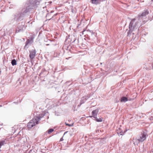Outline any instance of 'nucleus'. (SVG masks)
<instances>
[{
	"mask_svg": "<svg viewBox=\"0 0 153 153\" xmlns=\"http://www.w3.org/2000/svg\"><path fill=\"white\" fill-rule=\"evenodd\" d=\"M31 41L29 39L27 40L26 42L25 47H26L28 44H29Z\"/></svg>",
	"mask_w": 153,
	"mask_h": 153,
	"instance_id": "nucleus-16",
	"label": "nucleus"
},
{
	"mask_svg": "<svg viewBox=\"0 0 153 153\" xmlns=\"http://www.w3.org/2000/svg\"><path fill=\"white\" fill-rule=\"evenodd\" d=\"M65 125H66V126H71V125L70 124H68V123H65Z\"/></svg>",
	"mask_w": 153,
	"mask_h": 153,
	"instance_id": "nucleus-19",
	"label": "nucleus"
},
{
	"mask_svg": "<svg viewBox=\"0 0 153 153\" xmlns=\"http://www.w3.org/2000/svg\"><path fill=\"white\" fill-rule=\"evenodd\" d=\"M38 123V121L34 118L28 123L27 126L28 128H30Z\"/></svg>",
	"mask_w": 153,
	"mask_h": 153,
	"instance_id": "nucleus-4",
	"label": "nucleus"
},
{
	"mask_svg": "<svg viewBox=\"0 0 153 153\" xmlns=\"http://www.w3.org/2000/svg\"><path fill=\"white\" fill-rule=\"evenodd\" d=\"M148 136L146 131H143L134 139V141H138L139 143L142 142L146 140Z\"/></svg>",
	"mask_w": 153,
	"mask_h": 153,
	"instance_id": "nucleus-1",
	"label": "nucleus"
},
{
	"mask_svg": "<svg viewBox=\"0 0 153 153\" xmlns=\"http://www.w3.org/2000/svg\"><path fill=\"white\" fill-rule=\"evenodd\" d=\"M49 14H49V13H48V14H47V15L46 16H48V15H49Z\"/></svg>",
	"mask_w": 153,
	"mask_h": 153,
	"instance_id": "nucleus-23",
	"label": "nucleus"
},
{
	"mask_svg": "<svg viewBox=\"0 0 153 153\" xmlns=\"http://www.w3.org/2000/svg\"><path fill=\"white\" fill-rule=\"evenodd\" d=\"M86 101V100H85V98L84 97H82V98L81 100V102H80L81 105L84 103Z\"/></svg>",
	"mask_w": 153,
	"mask_h": 153,
	"instance_id": "nucleus-11",
	"label": "nucleus"
},
{
	"mask_svg": "<svg viewBox=\"0 0 153 153\" xmlns=\"http://www.w3.org/2000/svg\"><path fill=\"white\" fill-rule=\"evenodd\" d=\"M22 30L21 29H20L19 30H17V29L16 30V33H19V32H20Z\"/></svg>",
	"mask_w": 153,
	"mask_h": 153,
	"instance_id": "nucleus-18",
	"label": "nucleus"
},
{
	"mask_svg": "<svg viewBox=\"0 0 153 153\" xmlns=\"http://www.w3.org/2000/svg\"><path fill=\"white\" fill-rule=\"evenodd\" d=\"M128 101L127 98L125 97H122L120 100L121 102H126Z\"/></svg>",
	"mask_w": 153,
	"mask_h": 153,
	"instance_id": "nucleus-8",
	"label": "nucleus"
},
{
	"mask_svg": "<svg viewBox=\"0 0 153 153\" xmlns=\"http://www.w3.org/2000/svg\"><path fill=\"white\" fill-rule=\"evenodd\" d=\"M84 97L85 98V100H86L89 98L90 96L88 95L87 96Z\"/></svg>",
	"mask_w": 153,
	"mask_h": 153,
	"instance_id": "nucleus-17",
	"label": "nucleus"
},
{
	"mask_svg": "<svg viewBox=\"0 0 153 153\" xmlns=\"http://www.w3.org/2000/svg\"><path fill=\"white\" fill-rule=\"evenodd\" d=\"M63 140V137L61 138L60 140V141H62Z\"/></svg>",
	"mask_w": 153,
	"mask_h": 153,
	"instance_id": "nucleus-21",
	"label": "nucleus"
},
{
	"mask_svg": "<svg viewBox=\"0 0 153 153\" xmlns=\"http://www.w3.org/2000/svg\"><path fill=\"white\" fill-rule=\"evenodd\" d=\"M39 2H36V4H39Z\"/></svg>",
	"mask_w": 153,
	"mask_h": 153,
	"instance_id": "nucleus-22",
	"label": "nucleus"
},
{
	"mask_svg": "<svg viewBox=\"0 0 153 153\" xmlns=\"http://www.w3.org/2000/svg\"><path fill=\"white\" fill-rule=\"evenodd\" d=\"M149 13V12L147 10H145L144 12H143L141 14H139L138 16V19L140 21H142L143 22L145 23V21L144 20L146 17V15H148Z\"/></svg>",
	"mask_w": 153,
	"mask_h": 153,
	"instance_id": "nucleus-3",
	"label": "nucleus"
},
{
	"mask_svg": "<svg viewBox=\"0 0 153 153\" xmlns=\"http://www.w3.org/2000/svg\"><path fill=\"white\" fill-rule=\"evenodd\" d=\"M152 1H153V0H151Z\"/></svg>",
	"mask_w": 153,
	"mask_h": 153,
	"instance_id": "nucleus-25",
	"label": "nucleus"
},
{
	"mask_svg": "<svg viewBox=\"0 0 153 153\" xmlns=\"http://www.w3.org/2000/svg\"><path fill=\"white\" fill-rule=\"evenodd\" d=\"M140 23L141 24V25H143L145 23H142L141 22V21H140L138 19V20L137 21H136L135 19H133L132 20L130 23L129 25V31L130 30L131 31H133V30L135 29H137V28L136 27L137 25L138 24Z\"/></svg>",
	"mask_w": 153,
	"mask_h": 153,
	"instance_id": "nucleus-2",
	"label": "nucleus"
},
{
	"mask_svg": "<svg viewBox=\"0 0 153 153\" xmlns=\"http://www.w3.org/2000/svg\"><path fill=\"white\" fill-rule=\"evenodd\" d=\"M96 120L98 122H101L102 121V119L101 118H97H97H95Z\"/></svg>",
	"mask_w": 153,
	"mask_h": 153,
	"instance_id": "nucleus-13",
	"label": "nucleus"
},
{
	"mask_svg": "<svg viewBox=\"0 0 153 153\" xmlns=\"http://www.w3.org/2000/svg\"><path fill=\"white\" fill-rule=\"evenodd\" d=\"M117 133L119 135H123L124 134V132H123L122 130L120 129L119 130H117Z\"/></svg>",
	"mask_w": 153,
	"mask_h": 153,
	"instance_id": "nucleus-9",
	"label": "nucleus"
},
{
	"mask_svg": "<svg viewBox=\"0 0 153 153\" xmlns=\"http://www.w3.org/2000/svg\"><path fill=\"white\" fill-rule=\"evenodd\" d=\"M99 110L98 109H97L93 110L92 112V116L90 117H94V118H97V114L99 112Z\"/></svg>",
	"mask_w": 153,
	"mask_h": 153,
	"instance_id": "nucleus-5",
	"label": "nucleus"
},
{
	"mask_svg": "<svg viewBox=\"0 0 153 153\" xmlns=\"http://www.w3.org/2000/svg\"><path fill=\"white\" fill-rule=\"evenodd\" d=\"M92 3L93 4H97L99 3L98 0H91Z\"/></svg>",
	"mask_w": 153,
	"mask_h": 153,
	"instance_id": "nucleus-10",
	"label": "nucleus"
},
{
	"mask_svg": "<svg viewBox=\"0 0 153 153\" xmlns=\"http://www.w3.org/2000/svg\"><path fill=\"white\" fill-rule=\"evenodd\" d=\"M44 115H45L43 114H40L39 115V116H36L34 118L36 120L38 121V122H39L40 120V119L43 117Z\"/></svg>",
	"mask_w": 153,
	"mask_h": 153,
	"instance_id": "nucleus-7",
	"label": "nucleus"
},
{
	"mask_svg": "<svg viewBox=\"0 0 153 153\" xmlns=\"http://www.w3.org/2000/svg\"><path fill=\"white\" fill-rule=\"evenodd\" d=\"M11 63L13 65H14L16 64V62L15 59H13L11 61Z\"/></svg>",
	"mask_w": 153,
	"mask_h": 153,
	"instance_id": "nucleus-12",
	"label": "nucleus"
},
{
	"mask_svg": "<svg viewBox=\"0 0 153 153\" xmlns=\"http://www.w3.org/2000/svg\"><path fill=\"white\" fill-rule=\"evenodd\" d=\"M29 8H27L23 12L24 13H26L28 12H29Z\"/></svg>",
	"mask_w": 153,
	"mask_h": 153,
	"instance_id": "nucleus-14",
	"label": "nucleus"
},
{
	"mask_svg": "<svg viewBox=\"0 0 153 153\" xmlns=\"http://www.w3.org/2000/svg\"><path fill=\"white\" fill-rule=\"evenodd\" d=\"M54 131L53 129L52 128L49 129L48 131V133L50 134Z\"/></svg>",
	"mask_w": 153,
	"mask_h": 153,
	"instance_id": "nucleus-15",
	"label": "nucleus"
},
{
	"mask_svg": "<svg viewBox=\"0 0 153 153\" xmlns=\"http://www.w3.org/2000/svg\"><path fill=\"white\" fill-rule=\"evenodd\" d=\"M92 35H94V36H96V34L92 32L91 33Z\"/></svg>",
	"mask_w": 153,
	"mask_h": 153,
	"instance_id": "nucleus-20",
	"label": "nucleus"
},
{
	"mask_svg": "<svg viewBox=\"0 0 153 153\" xmlns=\"http://www.w3.org/2000/svg\"><path fill=\"white\" fill-rule=\"evenodd\" d=\"M30 58L31 59H33L35 56L36 55V51L34 50H32L30 52Z\"/></svg>",
	"mask_w": 153,
	"mask_h": 153,
	"instance_id": "nucleus-6",
	"label": "nucleus"
},
{
	"mask_svg": "<svg viewBox=\"0 0 153 153\" xmlns=\"http://www.w3.org/2000/svg\"><path fill=\"white\" fill-rule=\"evenodd\" d=\"M67 133V132H65L64 134V135Z\"/></svg>",
	"mask_w": 153,
	"mask_h": 153,
	"instance_id": "nucleus-24",
	"label": "nucleus"
},
{
	"mask_svg": "<svg viewBox=\"0 0 153 153\" xmlns=\"http://www.w3.org/2000/svg\"><path fill=\"white\" fill-rule=\"evenodd\" d=\"M25 153V152H24V153Z\"/></svg>",
	"mask_w": 153,
	"mask_h": 153,
	"instance_id": "nucleus-26",
	"label": "nucleus"
}]
</instances>
